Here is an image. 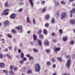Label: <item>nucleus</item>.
<instances>
[{"instance_id": "nucleus-1", "label": "nucleus", "mask_w": 75, "mask_h": 75, "mask_svg": "<svg viewBox=\"0 0 75 75\" xmlns=\"http://www.w3.org/2000/svg\"><path fill=\"white\" fill-rule=\"evenodd\" d=\"M61 19H64V18H65L66 17H67V13L65 12L62 13L61 14Z\"/></svg>"}, {"instance_id": "nucleus-2", "label": "nucleus", "mask_w": 75, "mask_h": 75, "mask_svg": "<svg viewBox=\"0 0 75 75\" xmlns=\"http://www.w3.org/2000/svg\"><path fill=\"white\" fill-rule=\"evenodd\" d=\"M66 65L67 68L70 67V66H71V59H69L68 60Z\"/></svg>"}, {"instance_id": "nucleus-3", "label": "nucleus", "mask_w": 75, "mask_h": 75, "mask_svg": "<svg viewBox=\"0 0 75 75\" xmlns=\"http://www.w3.org/2000/svg\"><path fill=\"white\" fill-rule=\"evenodd\" d=\"M16 29L17 30H20L21 33H23V30L22 29L23 27L21 26H19L18 27H16Z\"/></svg>"}, {"instance_id": "nucleus-4", "label": "nucleus", "mask_w": 75, "mask_h": 75, "mask_svg": "<svg viewBox=\"0 0 75 75\" xmlns=\"http://www.w3.org/2000/svg\"><path fill=\"white\" fill-rule=\"evenodd\" d=\"M9 23V21L8 20L5 21L4 22V27H7V25H8V23Z\"/></svg>"}, {"instance_id": "nucleus-5", "label": "nucleus", "mask_w": 75, "mask_h": 75, "mask_svg": "<svg viewBox=\"0 0 75 75\" xmlns=\"http://www.w3.org/2000/svg\"><path fill=\"white\" fill-rule=\"evenodd\" d=\"M29 1L30 4V6H31V7L33 8L34 7V3L33 2V1L34 0H29Z\"/></svg>"}, {"instance_id": "nucleus-6", "label": "nucleus", "mask_w": 75, "mask_h": 75, "mask_svg": "<svg viewBox=\"0 0 75 75\" xmlns=\"http://www.w3.org/2000/svg\"><path fill=\"white\" fill-rule=\"evenodd\" d=\"M16 17V14L15 13H13L10 16V18L12 19H13Z\"/></svg>"}, {"instance_id": "nucleus-7", "label": "nucleus", "mask_w": 75, "mask_h": 75, "mask_svg": "<svg viewBox=\"0 0 75 75\" xmlns=\"http://www.w3.org/2000/svg\"><path fill=\"white\" fill-rule=\"evenodd\" d=\"M38 45L40 47L42 46V41L41 40H38Z\"/></svg>"}, {"instance_id": "nucleus-8", "label": "nucleus", "mask_w": 75, "mask_h": 75, "mask_svg": "<svg viewBox=\"0 0 75 75\" xmlns=\"http://www.w3.org/2000/svg\"><path fill=\"white\" fill-rule=\"evenodd\" d=\"M44 43L45 45H47V46L50 45V42H48L47 40H45V41Z\"/></svg>"}, {"instance_id": "nucleus-9", "label": "nucleus", "mask_w": 75, "mask_h": 75, "mask_svg": "<svg viewBox=\"0 0 75 75\" xmlns=\"http://www.w3.org/2000/svg\"><path fill=\"white\" fill-rule=\"evenodd\" d=\"M54 2L55 3V7L59 6V2L56 1H54Z\"/></svg>"}, {"instance_id": "nucleus-10", "label": "nucleus", "mask_w": 75, "mask_h": 75, "mask_svg": "<svg viewBox=\"0 0 75 75\" xmlns=\"http://www.w3.org/2000/svg\"><path fill=\"white\" fill-rule=\"evenodd\" d=\"M33 37L34 41H36V40H37V35L35 34H34L33 35Z\"/></svg>"}, {"instance_id": "nucleus-11", "label": "nucleus", "mask_w": 75, "mask_h": 75, "mask_svg": "<svg viewBox=\"0 0 75 75\" xmlns=\"http://www.w3.org/2000/svg\"><path fill=\"white\" fill-rule=\"evenodd\" d=\"M70 23L73 24H75V20L74 19H72L70 20Z\"/></svg>"}, {"instance_id": "nucleus-12", "label": "nucleus", "mask_w": 75, "mask_h": 75, "mask_svg": "<svg viewBox=\"0 0 75 75\" xmlns=\"http://www.w3.org/2000/svg\"><path fill=\"white\" fill-rule=\"evenodd\" d=\"M9 72L10 73V75H15V74L13 72V71L12 70H10L9 71Z\"/></svg>"}, {"instance_id": "nucleus-13", "label": "nucleus", "mask_w": 75, "mask_h": 75, "mask_svg": "<svg viewBox=\"0 0 75 75\" xmlns=\"http://www.w3.org/2000/svg\"><path fill=\"white\" fill-rule=\"evenodd\" d=\"M68 39V37H66L63 38V40L64 41H66Z\"/></svg>"}, {"instance_id": "nucleus-14", "label": "nucleus", "mask_w": 75, "mask_h": 75, "mask_svg": "<svg viewBox=\"0 0 75 75\" xmlns=\"http://www.w3.org/2000/svg\"><path fill=\"white\" fill-rule=\"evenodd\" d=\"M60 50H61V48H56L54 50V51L55 52L57 53L58 51H59Z\"/></svg>"}, {"instance_id": "nucleus-15", "label": "nucleus", "mask_w": 75, "mask_h": 75, "mask_svg": "<svg viewBox=\"0 0 75 75\" xmlns=\"http://www.w3.org/2000/svg\"><path fill=\"white\" fill-rule=\"evenodd\" d=\"M35 71L36 72H38V64H37L35 65Z\"/></svg>"}, {"instance_id": "nucleus-16", "label": "nucleus", "mask_w": 75, "mask_h": 75, "mask_svg": "<svg viewBox=\"0 0 75 75\" xmlns=\"http://www.w3.org/2000/svg\"><path fill=\"white\" fill-rule=\"evenodd\" d=\"M39 38L42 40L44 38V36L42 34H40L39 35Z\"/></svg>"}, {"instance_id": "nucleus-17", "label": "nucleus", "mask_w": 75, "mask_h": 75, "mask_svg": "<svg viewBox=\"0 0 75 75\" xmlns=\"http://www.w3.org/2000/svg\"><path fill=\"white\" fill-rule=\"evenodd\" d=\"M0 67H4V63H1L0 64Z\"/></svg>"}, {"instance_id": "nucleus-18", "label": "nucleus", "mask_w": 75, "mask_h": 75, "mask_svg": "<svg viewBox=\"0 0 75 75\" xmlns=\"http://www.w3.org/2000/svg\"><path fill=\"white\" fill-rule=\"evenodd\" d=\"M32 72L31 70H29L27 71V73L28 74H31Z\"/></svg>"}, {"instance_id": "nucleus-19", "label": "nucleus", "mask_w": 75, "mask_h": 75, "mask_svg": "<svg viewBox=\"0 0 75 75\" xmlns=\"http://www.w3.org/2000/svg\"><path fill=\"white\" fill-rule=\"evenodd\" d=\"M43 33L44 34H47V30L46 29H44L43 30Z\"/></svg>"}, {"instance_id": "nucleus-20", "label": "nucleus", "mask_w": 75, "mask_h": 75, "mask_svg": "<svg viewBox=\"0 0 75 75\" xmlns=\"http://www.w3.org/2000/svg\"><path fill=\"white\" fill-rule=\"evenodd\" d=\"M41 69V68H40V65H38V72H40V70Z\"/></svg>"}, {"instance_id": "nucleus-21", "label": "nucleus", "mask_w": 75, "mask_h": 75, "mask_svg": "<svg viewBox=\"0 0 75 75\" xmlns=\"http://www.w3.org/2000/svg\"><path fill=\"white\" fill-rule=\"evenodd\" d=\"M27 23H30V18L29 17H28L27 18Z\"/></svg>"}, {"instance_id": "nucleus-22", "label": "nucleus", "mask_w": 75, "mask_h": 75, "mask_svg": "<svg viewBox=\"0 0 75 75\" xmlns=\"http://www.w3.org/2000/svg\"><path fill=\"white\" fill-rule=\"evenodd\" d=\"M56 14H57V17H59L60 16V14H59V12H57L56 13Z\"/></svg>"}, {"instance_id": "nucleus-23", "label": "nucleus", "mask_w": 75, "mask_h": 75, "mask_svg": "<svg viewBox=\"0 0 75 75\" xmlns=\"http://www.w3.org/2000/svg\"><path fill=\"white\" fill-rule=\"evenodd\" d=\"M34 59V57H31L29 58V60L30 61H33Z\"/></svg>"}, {"instance_id": "nucleus-24", "label": "nucleus", "mask_w": 75, "mask_h": 75, "mask_svg": "<svg viewBox=\"0 0 75 75\" xmlns=\"http://www.w3.org/2000/svg\"><path fill=\"white\" fill-rule=\"evenodd\" d=\"M24 2H21L19 3V6H22L23 5H24Z\"/></svg>"}, {"instance_id": "nucleus-25", "label": "nucleus", "mask_w": 75, "mask_h": 75, "mask_svg": "<svg viewBox=\"0 0 75 75\" xmlns=\"http://www.w3.org/2000/svg\"><path fill=\"white\" fill-rule=\"evenodd\" d=\"M8 2H6L5 4V6L6 7H8Z\"/></svg>"}, {"instance_id": "nucleus-26", "label": "nucleus", "mask_w": 75, "mask_h": 75, "mask_svg": "<svg viewBox=\"0 0 75 75\" xmlns=\"http://www.w3.org/2000/svg\"><path fill=\"white\" fill-rule=\"evenodd\" d=\"M33 50L34 52H37L38 51V50L36 49L33 48Z\"/></svg>"}, {"instance_id": "nucleus-27", "label": "nucleus", "mask_w": 75, "mask_h": 75, "mask_svg": "<svg viewBox=\"0 0 75 75\" xmlns=\"http://www.w3.org/2000/svg\"><path fill=\"white\" fill-rule=\"evenodd\" d=\"M74 44V41H71L69 43L70 45H73Z\"/></svg>"}, {"instance_id": "nucleus-28", "label": "nucleus", "mask_w": 75, "mask_h": 75, "mask_svg": "<svg viewBox=\"0 0 75 75\" xmlns=\"http://www.w3.org/2000/svg\"><path fill=\"white\" fill-rule=\"evenodd\" d=\"M59 32L61 34H63V31H62V29H60L59 30Z\"/></svg>"}, {"instance_id": "nucleus-29", "label": "nucleus", "mask_w": 75, "mask_h": 75, "mask_svg": "<svg viewBox=\"0 0 75 75\" xmlns=\"http://www.w3.org/2000/svg\"><path fill=\"white\" fill-rule=\"evenodd\" d=\"M61 3L62 4H64V5L66 4V3L63 1H61Z\"/></svg>"}, {"instance_id": "nucleus-30", "label": "nucleus", "mask_w": 75, "mask_h": 75, "mask_svg": "<svg viewBox=\"0 0 75 75\" xmlns=\"http://www.w3.org/2000/svg\"><path fill=\"white\" fill-rule=\"evenodd\" d=\"M52 23H55V19L53 18L51 20Z\"/></svg>"}, {"instance_id": "nucleus-31", "label": "nucleus", "mask_w": 75, "mask_h": 75, "mask_svg": "<svg viewBox=\"0 0 75 75\" xmlns=\"http://www.w3.org/2000/svg\"><path fill=\"white\" fill-rule=\"evenodd\" d=\"M47 65H49L50 66V65L51 64V62H47Z\"/></svg>"}, {"instance_id": "nucleus-32", "label": "nucleus", "mask_w": 75, "mask_h": 75, "mask_svg": "<svg viewBox=\"0 0 75 75\" xmlns=\"http://www.w3.org/2000/svg\"><path fill=\"white\" fill-rule=\"evenodd\" d=\"M7 36L9 38H11V37H12L11 35L10 34H8L7 35Z\"/></svg>"}, {"instance_id": "nucleus-33", "label": "nucleus", "mask_w": 75, "mask_h": 75, "mask_svg": "<svg viewBox=\"0 0 75 75\" xmlns=\"http://www.w3.org/2000/svg\"><path fill=\"white\" fill-rule=\"evenodd\" d=\"M6 56L7 57H8V58H9V59H10V58H11V57L10 55L8 54H6Z\"/></svg>"}, {"instance_id": "nucleus-34", "label": "nucleus", "mask_w": 75, "mask_h": 75, "mask_svg": "<svg viewBox=\"0 0 75 75\" xmlns=\"http://www.w3.org/2000/svg\"><path fill=\"white\" fill-rule=\"evenodd\" d=\"M51 61L52 62H55V59H54V58H52V59Z\"/></svg>"}, {"instance_id": "nucleus-35", "label": "nucleus", "mask_w": 75, "mask_h": 75, "mask_svg": "<svg viewBox=\"0 0 75 75\" xmlns=\"http://www.w3.org/2000/svg\"><path fill=\"white\" fill-rule=\"evenodd\" d=\"M21 58H23V57H24V54L23 53H21Z\"/></svg>"}, {"instance_id": "nucleus-36", "label": "nucleus", "mask_w": 75, "mask_h": 75, "mask_svg": "<svg viewBox=\"0 0 75 75\" xmlns=\"http://www.w3.org/2000/svg\"><path fill=\"white\" fill-rule=\"evenodd\" d=\"M20 63L21 64H23L24 63V61L23 60L21 61L20 62Z\"/></svg>"}, {"instance_id": "nucleus-37", "label": "nucleus", "mask_w": 75, "mask_h": 75, "mask_svg": "<svg viewBox=\"0 0 75 75\" xmlns=\"http://www.w3.org/2000/svg\"><path fill=\"white\" fill-rule=\"evenodd\" d=\"M57 59L59 61H62V59L61 58L58 57Z\"/></svg>"}, {"instance_id": "nucleus-38", "label": "nucleus", "mask_w": 75, "mask_h": 75, "mask_svg": "<svg viewBox=\"0 0 75 75\" xmlns=\"http://www.w3.org/2000/svg\"><path fill=\"white\" fill-rule=\"evenodd\" d=\"M46 51L47 53H49V52H50V50L49 49H47L46 50Z\"/></svg>"}, {"instance_id": "nucleus-39", "label": "nucleus", "mask_w": 75, "mask_h": 75, "mask_svg": "<svg viewBox=\"0 0 75 75\" xmlns=\"http://www.w3.org/2000/svg\"><path fill=\"white\" fill-rule=\"evenodd\" d=\"M11 32L13 33H16V31H15V30H14V29H13L12 30Z\"/></svg>"}, {"instance_id": "nucleus-40", "label": "nucleus", "mask_w": 75, "mask_h": 75, "mask_svg": "<svg viewBox=\"0 0 75 75\" xmlns=\"http://www.w3.org/2000/svg\"><path fill=\"white\" fill-rule=\"evenodd\" d=\"M41 32H42V30L41 29H39L38 32L39 34H41Z\"/></svg>"}, {"instance_id": "nucleus-41", "label": "nucleus", "mask_w": 75, "mask_h": 75, "mask_svg": "<svg viewBox=\"0 0 75 75\" xmlns=\"http://www.w3.org/2000/svg\"><path fill=\"white\" fill-rule=\"evenodd\" d=\"M46 18L47 20V19H49L50 18V15H47L46 16Z\"/></svg>"}, {"instance_id": "nucleus-42", "label": "nucleus", "mask_w": 75, "mask_h": 75, "mask_svg": "<svg viewBox=\"0 0 75 75\" xmlns=\"http://www.w3.org/2000/svg\"><path fill=\"white\" fill-rule=\"evenodd\" d=\"M9 11V9H7L6 10H4V12H7Z\"/></svg>"}, {"instance_id": "nucleus-43", "label": "nucleus", "mask_w": 75, "mask_h": 75, "mask_svg": "<svg viewBox=\"0 0 75 75\" xmlns=\"http://www.w3.org/2000/svg\"><path fill=\"white\" fill-rule=\"evenodd\" d=\"M10 68L11 70H12V69H13L14 68V66H11L10 67Z\"/></svg>"}, {"instance_id": "nucleus-44", "label": "nucleus", "mask_w": 75, "mask_h": 75, "mask_svg": "<svg viewBox=\"0 0 75 75\" xmlns=\"http://www.w3.org/2000/svg\"><path fill=\"white\" fill-rule=\"evenodd\" d=\"M3 72H4V73H5V74H7V73H8V72L7 70H3Z\"/></svg>"}, {"instance_id": "nucleus-45", "label": "nucleus", "mask_w": 75, "mask_h": 75, "mask_svg": "<svg viewBox=\"0 0 75 75\" xmlns=\"http://www.w3.org/2000/svg\"><path fill=\"white\" fill-rule=\"evenodd\" d=\"M71 57V55H69L68 56H67L66 57V58L67 59L68 58H70Z\"/></svg>"}, {"instance_id": "nucleus-46", "label": "nucleus", "mask_w": 75, "mask_h": 75, "mask_svg": "<svg viewBox=\"0 0 75 75\" xmlns=\"http://www.w3.org/2000/svg\"><path fill=\"white\" fill-rule=\"evenodd\" d=\"M70 13H71L70 17H72V14L73 13H72V11H70Z\"/></svg>"}, {"instance_id": "nucleus-47", "label": "nucleus", "mask_w": 75, "mask_h": 75, "mask_svg": "<svg viewBox=\"0 0 75 75\" xmlns=\"http://www.w3.org/2000/svg\"><path fill=\"white\" fill-rule=\"evenodd\" d=\"M14 51H17V48L16 47H15L14 48Z\"/></svg>"}, {"instance_id": "nucleus-48", "label": "nucleus", "mask_w": 75, "mask_h": 75, "mask_svg": "<svg viewBox=\"0 0 75 75\" xmlns=\"http://www.w3.org/2000/svg\"><path fill=\"white\" fill-rule=\"evenodd\" d=\"M23 11V9L22 8H20L18 10V12H21Z\"/></svg>"}, {"instance_id": "nucleus-49", "label": "nucleus", "mask_w": 75, "mask_h": 75, "mask_svg": "<svg viewBox=\"0 0 75 75\" xmlns=\"http://www.w3.org/2000/svg\"><path fill=\"white\" fill-rule=\"evenodd\" d=\"M46 11V8H44L42 11L43 13H44V12H45V11Z\"/></svg>"}, {"instance_id": "nucleus-50", "label": "nucleus", "mask_w": 75, "mask_h": 75, "mask_svg": "<svg viewBox=\"0 0 75 75\" xmlns=\"http://www.w3.org/2000/svg\"><path fill=\"white\" fill-rule=\"evenodd\" d=\"M3 57V54H1L0 53V58H2Z\"/></svg>"}, {"instance_id": "nucleus-51", "label": "nucleus", "mask_w": 75, "mask_h": 75, "mask_svg": "<svg viewBox=\"0 0 75 75\" xmlns=\"http://www.w3.org/2000/svg\"><path fill=\"white\" fill-rule=\"evenodd\" d=\"M75 54H73L72 56V58H73V59H74L75 58Z\"/></svg>"}, {"instance_id": "nucleus-52", "label": "nucleus", "mask_w": 75, "mask_h": 75, "mask_svg": "<svg viewBox=\"0 0 75 75\" xmlns=\"http://www.w3.org/2000/svg\"><path fill=\"white\" fill-rule=\"evenodd\" d=\"M23 71H25L26 69V68H25V67H23Z\"/></svg>"}, {"instance_id": "nucleus-53", "label": "nucleus", "mask_w": 75, "mask_h": 75, "mask_svg": "<svg viewBox=\"0 0 75 75\" xmlns=\"http://www.w3.org/2000/svg\"><path fill=\"white\" fill-rule=\"evenodd\" d=\"M30 44L31 45H34V44H33V42H30Z\"/></svg>"}, {"instance_id": "nucleus-54", "label": "nucleus", "mask_w": 75, "mask_h": 75, "mask_svg": "<svg viewBox=\"0 0 75 75\" xmlns=\"http://www.w3.org/2000/svg\"><path fill=\"white\" fill-rule=\"evenodd\" d=\"M26 57H28V58H30V57H31V55H29V54H27L26 55Z\"/></svg>"}, {"instance_id": "nucleus-55", "label": "nucleus", "mask_w": 75, "mask_h": 75, "mask_svg": "<svg viewBox=\"0 0 75 75\" xmlns=\"http://www.w3.org/2000/svg\"><path fill=\"white\" fill-rule=\"evenodd\" d=\"M72 11V13H75V8H74L73 9V11Z\"/></svg>"}, {"instance_id": "nucleus-56", "label": "nucleus", "mask_w": 75, "mask_h": 75, "mask_svg": "<svg viewBox=\"0 0 75 75\" xmlns=\"http://www.w3.org/2000/svg\"><path fill=\"white\" fill-rule=\"evenodd\" d=\"M33 21L34 24H35V20L34 19H33Z\"/></svg>"}, {"instance_id": "nucleus-57", "label": "nucleus", "mask_w": 75, "mask_h": 75, "mask_svg": "<svg viewBox=\"0 0 75 75\" xmlns=\"http://www.w3.org/2000/svg\"><path fill=\"white\" fill-rule=\"evenodd\" d=\"M26 59L27 58H26L25 57H24L23 58V61H26Z\"/></svg>"}, {"instance_id": "nucleus-58", "label": "nucleus", "mask_w": 75, "mask_h": 75, "mask_svg": "<svg viewBox=\"0 0 75 75\" xmlns=\"http://www.w3.org/2000/svg\"><path fill=\"white\" fill-rule=\"evenodd\" d=\"M21 50L20 49L18 50V52L19 53H21Z\"/></svg>"}, {"instance_id": "nucleus-59", "label": "nucleus", "mask_w": 75, "mask_h": 75, "mask_svg": "<svg viewBox=\"0 0 75 75\" xmlns=\"http://www.w3.org/2000/svg\"><path fill=\"white\" fill-rule=\"evenodd\" d=\"M45 1H42V4H45Z\"/></svg>"}, {"instance_id": "nucleus-60", "label": "nucleus", "mask_w": 75, "mask_h": 75, "mask_svg": "<svg viewBox=\"0 0 75 75\" xmlns=\"http://www.w3.org/2000/svg\"><path fill=\"white\" fill-rule=\"evenodd\" d=\"M49 25V24H48V23H46L45 25V26H46V27H48Z\"/></svg>"}, {"instance_id": "nucleus-61", "label": "nucleus", "mask_w": 75, "mask_h": 75, "mask_svg": "<svg viewBox=\"0 0 75 75\" xmlns=\"http://www.w3.org/2000/svg\"><path fill=\"white\" fill-rule=\"evenodd\" d=\"M17 69V67H16L14 68V70L15 71H16Z\"/></svg>"}, {"instance_id": "nucleus-62", "label": "nucleus", "mask_w": 75, "mask_h": 75, "mask_svg": "<svg viewBox=\"0 0 75 75\" xmlns=\"http://www.w3.org/2000/svg\"><path fill=\"white\" fill-rule=\"evenodd\" d=\"M5 15H7L8 14V12H6L4 13Z\"/></svg>"}, {"instance_id": "nucleus-63", "label": "nucleus", "mask_w": 75, "mask_h": 75, "mask_svg": "<svg viewBox=\"0 0 75 75\" xmlns=\"http://www.w3.org/2000/svg\"><path fill=\"white\" fill-rule=\"evenodd\" d=\"M5 51H6V52H7V51H8V49L7 48H6V49L5 50Z\"/></svg>"}, {"instance_id": "nucleus-64", "label": "nucleus", "mask_w": 75, "mask_h": 75, "mask_svg": "<svg viewBox=\"0 0 75 75\" xmlns=\"http://www.w3.org/2000/svg\"><path fill=\"white\" fill-rule=\"evenodd\" d=\"M12 47H8V49H9V50H11L12 49Z\"/></svg>"}]
</instances>
